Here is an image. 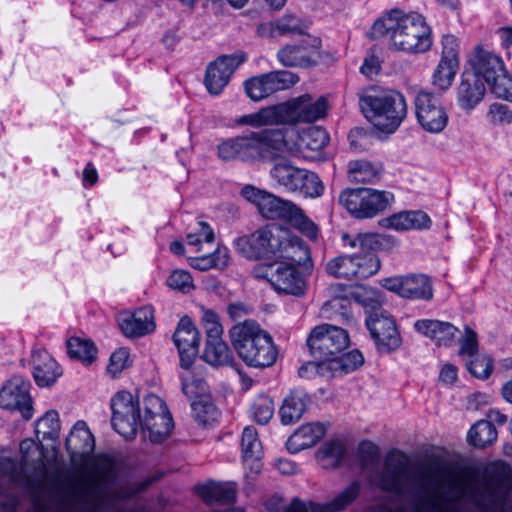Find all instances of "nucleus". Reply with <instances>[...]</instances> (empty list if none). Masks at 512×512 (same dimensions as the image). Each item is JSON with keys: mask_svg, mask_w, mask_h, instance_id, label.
I'll return each mask as SVG.
<instances>
[{"mask_svg": "<svg viewBox=\"0 0 512 512\" xmlns=\"http://www.w3.org/2000/svg\"><path fill=\"white\" fill-rule=\"evenodd\" d=\"M511 469L505 463L487 468V480L482 485L468 487L462 479L453 477L448 490L443 483L448 473L436 464L409 468L405 454L390 453L383 468L371 476V484L382 491L407 497L413 512H448L452 505L470 496L476 506L485 508L498 504Z\"/></svg>", "mask_w": 512, "mask_h": 512, "instance_id": "1", "label": "nucleus"}, {"mask_svg": "<svg viewBox=\"0 0 512 512\" xmlns=\"http://www.w3.org/2000/svg\"><path fill=\"white\" fill-rule=\"evenodd\" d=\"M370 38L385 39L390 50L407 54L424 53L432 47L431 29L425 18L399 9H392L375 20Z\"/></svg>", "mask_w": 512, "mask_h": 512, "instance_id": "2", "label": "nucleus"}, {"mask_svg": "<svg viewBox=\"0 0 512 512\" xmlns=\"http://www.w3.org/2000/svg\"><path fill=\"white\" fill-rule=\"evenodd\" d=\"M341 240L345 248L359 249V252L340 255L327 261L325 271L328 275L346 280H363L379 271L380 260L375 251L386 242L384 236L375 233L354 236L343 233Z\"/></svg>", "mask_w": 512, "mask_h": 512, "instance_id": "3", "label": "nucleus"}, {"mask_svg": "<svg viewBox=\"0 0 512 512\" xmlns=\"http://www.w3.org/2000/svg\"><path fill=\"white\" fill-rule=\"evenodd\" d=\"M326 111L327 101L324 97H319L313 101L311 95L303 94L287 102L268 106L256 113L244 115L238 123L254 127L296 124L299 122L312 123L323 118Z\"/></svg>", "mask_w": 512, "mask_h": 512, "instance_id": "4", "label": "nucleus"}, {"mask_svg": "<svg viewBox=\"0 0 512 512\" xmlns=\"http://www.w3.org/2000/svg\"><path fill=\"white\" fill-rule=\"evenodd\" d=\"M285 145L284 130L266 129L222 141L217 146V155L225 162L264 161L282 151Z\"/></svg>", "mask_w": 512, "mask_h": 512, "instance_id": "5", "label": "nucleus"}, {"mask_svg": "<svg viewBox=\"0 0 512 512\" xmlns=\"http://www.w3.org/2000/svg\"><path fill=\"white\" fill-rule=\"evenodd\" d=\"M358 96L362 114L382 132H395L407 116L405 97L396 90L370 86Z\"/></svg>", "mask_w": 512, "mask_h": 512, "instance_id": "6", "label": "nucleus"}, {"mask_svg": "<svg viewBox=\"0 0 512 512\" xmlns=\"http://www.w3.org/2000/svg\"><path fill=\"white\" fill-rule=\"evenodd\" d=\"M231 344L242 361L254 368L272 366L277 349L271 335L253 320L235 324L229 331Z\"/></svg>", "mask_w": 512, "mask_h": 512, "instance_id": "7", "label": "nucleus"}, {"mask_svg": "<svg viewBox=\"0 0 512 512\" xmlns=\"http://www.w3.org/2000/svg\"><path fill=\"white\" fill-rule=\"evenodd\" d=\"M394 201L391 192L372 188H355L343 191L339 202L357 219L372 218L386 210Z\"/></svg>", "mask_w": 512, "mask_h": 512, "instance_id": "8", "label": "nucleus"}, {"mask_svg": "<svg viewBox=\"0 0 512 512\" xmlns=\"http://www.w3.org/2000/svg\"><path fill=\"white\" fill-rule=\"evenodd\" d=\"M270 173L279 185L305 198H318L324 192V184L315 172L295 167L288 161L277 162Z\"/></svg>", "mask_w": 512, "mask_h": 512, "instance_id": "9", "label": "nucleus"}, {"mask_svg": "<svg viewBox=\"0 0 512 512\" xmlns=\"http://www.w3.org/2000/svg\"><path fill=\"white\" fill-rule=\"evenodd\" d=\"M349 344V334L345 329L327 323L314 327L307 338L312 356L324 363L343 353Z\"/></svg>", "mask_w": 512, "mask_h": 512, "instance_id": "10", "label": "nucleus"}, {"mask_svg": "<svg viewBox=\"0 0 512 512\" xmlns=\"http://www.w3.org/2000/svg\"><path fill=\"white\" fill-rule=\"evenodd\" d=\"M281 231L282 227L278 225L264 226L250 235L237 238L235 248L247 259L274 258L281 243Z\"/></svg>", "mask_w": 512, "mask_h": 512, "instance_id": "11", "label": "nucleus"}, {"mask_svg": "<svg viewBox=\"0 0 512 512\" xmlns=\"http://www.w3.org/2000/svg\"><path fill=\"white\" fill-rule=\"evenodd\" d=\"M256 278L267 280L279 293L300 296L304 293L305 281L292 264L277 261L268 264H259L253 268Z\"/></svg>", "mask_w": 512, "mask_h": 512, "instance_id": "12", "label": "nucleus"}, {"mask_svg": "<svg viewBox=\"0 0 512 512\" xmlns=\"http://www.w3.org/2000/svg\"><path fill=\"white\" fill-rule=\"evenodd\" d=\"M110 406L112 410L111 424L115 431L126 440L133 439L141 421L138 400H135L131 393L121 391L111 399Z\"/></svg>", "mask_w": 512, "mask_h": 512, "instance_id": "13", "label": "nucleus"}, {"mask_svg": "<svg viewBox=\"0 0 512 512\" xmlns=\"http://www.w3.org/2000/svg\"><path fill=\"white\" fill-rule=\"evenodd\" d=\"M299 77L287 70L272 71L247 79L244 83L246 95L252 101H261L270 95L291 88Z\"/></svg>", "mask_w": 512, "mask_h": 512, "instance_id": "14", "label": "nucleus"}, {"mask_svg": "<svg viewBox=\"0 0 512 512\" xmlns=\"http://www.w3.org/2000/svg\"><path fill=\"white\" fill-rule=\"evenodd\" d=\"M416 117L421 127L430 133H439L448 123V114L441 99L432 92L420 91L414 100Z\"/></svg>", "mask_w": 512, "mask_h": 512, "instance_id": "15", "label": "nucleus"}, {"mask_svg": "<svg viewBox=\"0 0 512 512\" xmlns=\"http://www.w3.org/2000/svg\"><path fill=\"white\" fill-rule=\"evenodd\" d=\"M370 335L381 353H389L401 345V336L392 316L384 310L374 311L366 320Z\"/></svg>", "mask_w": 512, "mask_h": 512, "instance_id": "16", "label": "nucleus"}, {"mask_svg": "<svg viewBox=\"0 0 512 512\" xmlns=\"http://www.w3.org/2000/svg\"><path fill=\"white\" fill-rule=\"evenodd\" d=\"M321 41L307 37L299 44L286 45L277 52L278 61L285 67L310 68L321 59Z\"/></svg>", "mask_w": 512, "mask_h": 512, "instance_id": "17", "label": "nucleus"}, {"mask_svg": "<svg viewBox=\"0 0 512 512\" xmlns=\"http://www.w3.org/2000/svg\"><path fill=\"white\" fill-rule=\"evenodd\" d=\"M360 491V481L354 480L331 501L324 503L313 501L304 502L299 498H294L291 503L283 509V512H340L358 498Z\"/></svg>", "mask_w": 512, "mask_h": 512, "instance_id": "18", "label": "nucleus"}, {"mask_svg": "<svg viewBox=\"0 0 512 512\" xmlns=\"http://www.w3.org/2000/svg\"><path fill=\"white\" fill-rule=\"evenodd\" d=\"M387 290L402 298L429 301L433 298L431 280L424 274H409L385 278L381 282Z\"/></svg>", "mask_w": 512, "mask_h": 512, "instance_id": "19", "label": "nucleus"}, {"mask_svg": "<svg viewBox=\"0 0 512 512\" xmlns=\"http://www.w3.org/2000/svg\"><path fill=\"white\" fill-rule=\"evenodd\" d=\"M30 383L21 376H13L0 389V407L6 410H18L24 419L33 415L32 399L29 393Z\"/></svg>", "mask_w": 512, "mask_h": 512, "instance_id": "20", "label": "nucleus"}, {"mask_svg": "<svg viewBox=\"0 0 512 512\" xmlns=\"http://www.w3.org/2000/svg\"><path fill=\"white\" fill-rule=\"evenodd\" d=\"M246 60L243 52L222 55L210 63L206 69L204 83L213 95H219L228 84L234 71Z\"/></svg>", "mask_w": 512, "mask_h": 512, "instance_id": "21", "label": "nucleus"}, {"mask_svg": "<svg viewBox=\"0 0 512 512\" xmlns=\"http://www.w3.org/2000/svg\"><path fill=\"white\" fill-rule=\"evenodd\" d=\"M173 342L178 350L181 368L190 369L199 352L200 333L188 316L180 319Z\"/></svg>", "mask_w": 512, "mask_h": 512, "instance_id": "22", "label": "nucleus"}, {"mask_svg": "<svg viewBox=\"0 0 512 512\" xmlns=\"http://www.w3.org/2000/svg\"><path fill=\"white\" fill-rule=\"evenodd\" d=\"M281 236V243L277 246L274 258L287 261L286 264L293 266L307 267L311 264L310 249L301 238L284 228H282Z\"/></svg>", "mask_w": 512, "mask_h": 512, "instance_id": "23", "label": "nucleus"}, {"mask_svg": "<svg viewBox=\"0 0 512 512\" xmlns=\"http://www.w3.org/2000/svg\"><path fill=\"white\" fill-rule=\"evenodd\" d=\"M72 462L84 461L95 449V439L87 424L80 420L71 429L65 441Z\"/></svg>", "mask_w": 512, "mask_h": 512, "instance_id": "24", "label": "nucleus"}, {"mask_svg": "<svg viewBox=\"0 0 512 512\" xmlns=\"http://www.w3.org/2000/svg\"><path fill=\"white\" fill-rule=\"evenodd\" d=\"M469 65L471 67L468 69L469 72H474L484 84L495 80L496 75L502 73L505 67L500 56L480 46H477L470 55Z\"/></svg>", "mask_w": 512, "mask_h": 512, "instance_id": "25", "label": "nucleus"}, {"mask_svg": "<svg viewBox=\"0 0 512 512\" xmlns=\"http://www.w3.org/2000/svg\"><path fill=\"white\" fill-rule=\"evenodd\" d=\"M485 92L486 86L482 79L477 77L474 72H469L468 69L464 70L457 89L459 105L466 110H471L482 101Z\"/></svg>", "mask_w": 512, "mask_h": 512, "instance_id": "26", "label": "nucleus"}, {"mask_svg": "<svg viewBox=\"0 0 512 512\" xmlns=\"http://www.w3.org/2000/svg\"><path fill=\"white\" fill-rule=\"evenodd\" d=\"M119 326L127 337H141L151 333L155 329L153 309L149 306L141 307L123 318Z\"/></svg>", "mask_w": 512, "mask_h": 512, "instance_id": "27", "label": "nucleus"}, {"mask_svg": "<svg viewBox=\"0 0 512 512\" xmlns=\"http://www.w3.org/2000/svg\"><path fill=\"white\" fill-rule=\"evenodd\" d=\"M311 399L309 395L301 389L291 390L283 399L279 408V416L283 425H292L298 422L305 413Z\"/></svg>", "mask_w": 512, "mask_h": 512, "instance_id": "28", "label": "nucleus"}, {"mask_svg": "<svg viewBox=\"0 0 512 512\" xmlns=\"http://www.w3.org/2000/svg\"><path fill=\"white\" fill-rule=\"evenodd\" d=\"M32 363L34 380L40 387L51 386L62 374L57 362L45 350L35 351Z\"/></svg>", "mask_w": 512, "mask_h": 512, "instance_id": "29", "label": "nucleus"}, {"mask_svg": "<svg viewBox=\"0 0 512 512\" xmlns=\"http://www.w3.org/2000/svg\"><path fill=\"white\" fill-rule=\"evenodd\" d=\"M326 434L323 423H307L299 427L287 440L286 446L291 453H297L315 445Z\"/></svg>", "mask_w": 512, "mask_h": 512, "instance_id": "30", "label": "nucleus"}, {"mask_svg": "<svg viewBox=\"0 0 512 512\" xmlns=\"http://www.w3.org/2000/svg\"><path fill=\"white\" fill-rule=\"evenodd\" d=\"M415 329L434 340L437 345L449 346L453 343L458 328L450 322H444L434 319L418 320L414 324Z\"/></svg>", "mask_w": 512, "mask_h": 512, "instance_id": "31", "label": "nucleus"}, {"mask_svg": "<svg viewBox=\"0 0 512 512\" xmlns=\"http://www.w3.org/2000/svg\"><path fill=\"white\" fill-rule=\"evenodd\" d=\"M307 26L296 15L285 14L281 18L258 26V34L262 37H277L303 34Z\"/></svg>", "mask_w": 512, "mask_h": 512, "instance_id": "32", "label": "nucleus"}, {"mask_svg": "<svg viewBox=\"0 0 512 512\" xmlns=\"http://www.w3.org/2000/svg\"><path fill=\"white\" fill-rule=\"evenodd\" d=\"M381 224L394 230L425 229L431 220L423 211H402L382 219Z\"/></svg>", "mask_w": 512, "mask_h": 512, "instance_id": "33", "label": "nucleus"}, {"mask_svg": "<svg viewBox=\"0 0 512 512\" xmlns=\"http://www.w3.org/2000/svg\"><path fill=\"white\" fill-rule=\"evenodd\" d=\"M242 458L246 465L258 472L261 468V457L263 454L262 444L255 427L244 428L241 439Z\"/></svg>", "mask_w": 512, "mask_h": 512, "instance_id": "34", "label": "nucleus"}, {"mask_svg": "<svg viewBox=\"0 0 512 512\" xmlns=\"http://www.w3.org/2000/svg\"><path fill=\"white\" fill-rule=\"evenodd\" d=\"M198 495L208 504H229L236 499V487L233 483L210 481L197 487Z\"/></svg>", "mask_w": 512, "mask_h": 512, "instance_id": "35", "label": "nucleus"}, {"mask_svg": "<svg viewBox=\"0 0 512 512\" xmlns=\"http://www.w3.org/2000/svg\"><path fill=\"white\" fill-rule=\"evenodd\" d=\"M114 476V461L108 456H99L93 464L92 474L85 484L86 490L91 493L98 492L103 486L110 483Z\"/></svg>", "mask_w": 512, "mask_h": 512, "instance_id": "36", "label": "nucleus"}, {"mask_svg": "<svg viewBox=\"0 0 512 512\" xmlns=\"http://www.w3.org/2000/svg\"><path fill=\"white\" fill-rule=\"evenodd\" d=\"M296 204L267 192L258 211L269 220H286L296 210Z\"/></svg>", "mask_w": 512, "mask_h": 512, "instance_id": "37", "label": "nucleus"}, {"mask_svg": "<svg viewBox=\"0 0 512 512\" xmlns=\"http://www.w3.org/2000/svg\"><path fill=\"white\" fill-rule=\"evenodd\" d=\"M139 426L153 443H161L171 432L173 420L169 413L156 418L141 419Z\"/></svg>", "mask_w": 512, "mask_h": 512, "instance_id": "38", "label": "nucleus"}, {"mask_svg": "<svg viewBox=\"0 0 512 512\" xmlns=\"http://www.w3.org/2000/svg\"><path fill=\"white\" fill-rule=\"evenodd\" d=\"M202 357L205 362L214 367L233 366L235 364L233 353L223 339L216 341L206 340V347Z\"/></svg>", "mask_w": 512, "mask_h": 512, "instance_id": "39", "label": "nucleus"}, {"mask_svg": "<svg viewBox=\"0 0 512 512\" xmlns=\"http://www.w3.org/2000/svg\"><path fill=\"white\" fill-rule=\"evenodd\" d=\"M364 357L359 350H352L345 354L337 355L332 361L324 364L321 368L331 371L332 375L347 374L362 366Z\"/></svg>", "mask_w": 512, "mask_h": 512, "instance_id": "40", "label": "nucleus"}, {"mask_svg": "<svg viewBox=\"0 0 512 512\" xmlns=\"http://www.w3.org/2000/svg\"><path fill=\"white\" fill-rule=\"evenodd\" d=\"M497 430L491 421L479 420L468 432V441L471 445L484 448L497 439Z\"/></svg>", "mask_w": 512, "mask_h": 512, "instance_id": "41", "label": "nucleus"}, {"mask_svg": "<svg viewBox=\"0 0 512 512\" xmlns=\"http://www.w3.org/2000/svg\"><path fill=\"white\" fill-rule=\"evenodd\" d=\"M67 351L71 358L85 363H92L97 355V348L89 339L71 337L67 341Z\"/></svg>", "mask_w": 512, "mask_h": 512, "instance_id": "42", "label": "nucleus"}, {"mask_svg": "<svg viewBox=\"0 0 512 512\" xmlns=\"http://www.w3.org/2000/svg\"><path fill=\"white\" fill-rule=\"evenodd\" d=\"M349 179L355 183H370L378 179L380 169L365 160L350 161L348 165Z\"/></svg>", "mask_w": 512, "mask_h": 512, "instance_id": "43", "label": "nucleus"}, {"mask_svg": "<svg viewBox=\"0 0 512 512\" xmlns=\"http://www.w3.org/2000/svg\"><path fill=\"white\" fill-rule=\"evenodd\" d=\"M229 253L226 247H218L213 253L193 259L192 267L200 271L211 268L224 269L228 265Z\"/></svg>", "mask_w": 512, "mask_h": 512, "instance_id": "44", "label": "nucleus"}, {"mask_svg": "<svg viewBox=\"0 0 512 512\" xmlns=\"http://www.w3.org/2000/svg\"><path fill=\"white\" fill-rule=\"evenodd\" d=\"M192 417L201 426H207L217 420L218 411L208 399L201 398L191 402Z\"/></svg>", "mask_w": 512, "mask_h": 512, "instance_id": "45", "label": "nucleus"}, {"mask_svg": "<svg viewBox=\"0 0 512 512\" xmlns=\"http://www.w3.org/2000/svg\"><path fill=\"white\" fill-rule=\"evenodd\" d=\"M459 65L440 60L432 75V84L441 91L447 90L454 80Z\"/></svg>", "mask_w": 512, "mask_h": 512, "instance_id": "46", "label": "nucleus"}, {"mask_svg": "<svg viewBox=\"0 0 512 512\" xmlns=\"http://www.w3.org/2000/svg\"><path fill=\"white\" fill-rule=\"evenodd\" d=\"M274 402L267 395H259L251 407V414L255 422L260 425L267 424L274 415Z\"/></svg>", "mask_w": 512, "mask_h": 512, "instance_id": "47", "label": "nucleus"}, {"mask_svg": "<svg viewBox=\"0 0 512 512\" xmlns=\"http://www.w3.org/2000/svg\"><path fill=\"white\" fill-rule=\"evenodd\" d=\"M288 221L303 235L311 240H316L318 237V226L305 214L303 209L296 206Z\"/></svg>", "mask_w": 512, "mask_h": 512, "instance_id": "48", "label": "nucleus"}, {"mask_svg": "<svg viewBox=\"0 0 512 512\" xmlns=\"http://www.w3.org/2000/svg\"><path fill=\"white\" fill-rule=\"evenodd\" d=\"M488 85L496 97L512 102V77L505 67L502 69V73H498L495 80H492Z\"/></svg>", "mask_w": 512, "mask_h": 512, "instance_id": "49", "label": "nucleus"}, {"mask_svg": "<svg viewBox=\"0 0 512 512\" xmlns=\"http://www.w3.org/2000/svg\"><path fill=\"white\" fill-rule=\"evenodd\" d=\"M60 430L59 415L55 410H49L36 422V431L42 432L44 438H53Z\"/></svg>", "mask_w": 512, "mask_h": 512, "instance_id": "50", "label": "nucleus"}, {"mask_svg": "<svg viewBox=\"0 0 512 512\" xmlns=\"http://www.w3.org/2000/svg\"><path fill=\"white\" fill-rule=\"evenodd\" d=\"M302 141L312 151H320L329 142V136L322 127H312L304 132Z\"/></svg>", "mask_w": 512, "mask_h": 512, "instance_id": "51", "label": "nucleus"}, {"mask_svg": "<svg viewBox=\"0 0 512 512\" xmlns=\"http://www.w3.org/2000/svg\"><path fill=\"white\" fill-rule=\"evenodd\" d=\"M202 320L207 335L206 340L216 341L222 339L223 327L219 321V316L214 311L204 310Z\"/></svg>", "mask_w": 512, "mask_h": 512, "instance_id": "52", "label": "nucleus"}, {"mask_svg": "<svg viewBox=\"0 0 512 512\" xmlns=\"http://www.w3.org/2000/svg\"><path fill=\"white\" fill-rule=\"evenodd\" d=\"M167 284L174 290L189 292L194 288L192 276L188 271L175 270L167 279Z\"/></svg>", "mask_w": 512, "mask_h": 512, "instance_id": "53", "label": "nucleus"}, {"mask_svg": "<svg viewBox=\"0 0 512 512\" xmlns=\"http://www.w3.org/2000/svg\"><path fill=\"white\" fill-rule=\"evenodd\" d=\"M144 414L141 415V419H148V418H151V419H154L156 418V415H164V414H167L168 411H167V407L164 403V401L154 395V394H150L148 396H146L144 398Z\"/></svg>", "mask_w": 512, "mask_h": 512, "instance_id": "54", "label": "nucleus"}, {"mask_svg": "<svg viewBox=\"0 0 512 512\" xmlns=\"http://www.w3.org/2000/svg\"><path fill=\"white\" fill-rule=\"evenodd\" d=\"M469 372L477 378H487L493 369L492 361L487 356H477L467 363Z\"/></svg>", "mask_w": 512, "mask_h": 512, "instance_id": "55", "label": "nucleus"}, {"mask_svg": "<svg viewBox=\"0 0 512 512\" xmlns=\"http://www.w3.org/2000/svg\"><path fill=\"white\" fill-rule=\"evenodd\" d=\"M458 48V39L454 35L443 36L440 60H446V62L459 65Z\"/></svg>", "mask_w": 512, "mask_h": 512, "instance_id": "56", "label": "nucleus"}, {"mask_svg": "<svg viewBox=\"0 0 512 512\" xmlns=\"http://www.w3.org/2000/svg\"><path fill=\"white\" fill-rule=\"evenodd\" d=\"M489 115L494 124L505 125L512 123V110L506 104H492L490 106Z\"/></svg>", "mask_w": 512, "mask_h": 512, "instance_id": "57", "label": "nucleus"}, {"mask_svg": "<svg viewBox=\"0 0 512 512\" xmlns=\"http://www.w3.org/2000/svg\"><path fill=\"white\" fill-rule=\"evenodd\" d=\"M324 458L331 460L333 466L339 465V463L345 457V448L339 441H329L324 444L322 448Z\"/></svg>", "mask_w": 512, "mask_h": 512, "instance_id": "58", "label": "nucleus"}, {"mask_svg": "<svg viewBox=\"0 0 512 512\" xmlns=\"http://www.w3.org/2000/svg\"><path fill=\"white\" fill-rule=\"evenodd\" d=\"M206 390V383L202 379H193L191 381L183 380L182 381V392L183 394L191 400H199L203 397V394Z\"/></svg>", "mask_w": 512, "mask_h": 512, "instance_id": "59", "label": "nucleus"}, {"mask_svg": "<svg viewBox=\"0 0 512 512\" xmlns=\"http://www.w3.org/2000/svg\"><path fill=\"white\" fill-rule=\"evenodd\" d=\"M460 354L474 357L478 351V342L476 333L468 326L465 327V336L461 340Z\"/></svg>", "mask_w": 512, "mask_h": 512, "instance_id": "60", "label": "nucleus"}, {"mask_svg": "<svg viewBox=\"0 0 512 512\" xmlns=\"http://www.w3.org/2000/svg\"><path fill=\"white\" fill-rule=\"evenodd\" d=\"M128 358L129 353L125 348L118 349L110 357L108 371L113 375L120 373L126 367Z\"/></svg>", "mask_w": 512, "mask_h": 512, "instance_id": "61", "label": "nucleus"}, {"mask_svg": "<svg viewBox=\"0 0 512 512\" xmlns=\"http://www.w3.org/2000/svg\"><path fill=\"white\" fill-rule=\"evenodd\" d=\"M240 194L243 198L255 204L259 209L262 204V200L265 198L267 194V191L261 190L253 185L248 184L242 187Z\"/></svg>", "mask_w": 512, "mask_h": 512, "instance_id": "62", "label": "nucleus"}, {"mask_svg": "<svg viewBox=\"0 0 512 512\" xmlns=\"http://www.w3.org/2000/svg\"><path fill=\"white\" fill-rule=\"evenodd\" d=\"M381 69V64L379 58L374 55L370 54L368 55L360 67V71L363 75H365L368 78H373L374 76L378 75Z\"/></svg>", "mask_w": 512, "mask_h": 512, "instance_id": "63", "label": "nucleus"}, {"mask_svg": "<svg viewBox=\"0 0 512 512\" xmlns=\"http://www.w3.org/2000/svg\"><path fill=\"white\" fill-rule=\"evenodd\" d=\"M0 474L8 477L12 481L16 480L19 474L16 461L9 457H1Z\"/></svg>", "mask_w": 512, "mask_h": 512, "instance_id": "64", "label": "nucleus"}]
</instances>
